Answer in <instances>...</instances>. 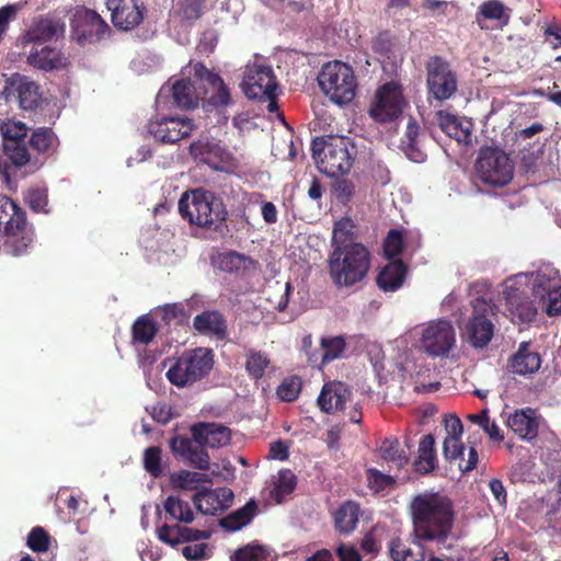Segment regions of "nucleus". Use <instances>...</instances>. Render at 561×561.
<instances>
[{
	"label": "nucleus",
	"mask_w": 561,
	"mask_h": 561,
	"mask_svg": "<svg viewBox=\"0 0 561 561\" xmlns=\"http://www.w3.org/2000/svg\"><path fill=\"white\" fill-rule=\"evenodd\" d=\"M183 72L188 77L176 80L172 85V98L181 108H195L203 101L205 111L227 107L231 104V93L222 78L203 62H190Z\"/></svg>",
	"instance_id": "nucleus-1"
},
{
	"label": "nucleus",
	"mask_w": 561,
	"mask_h": 561,
	"mask_svg": "<svg viewBox=\"0 0 561 561\" xmlns=\"http://www.w3.org/2000/svg\"><path fill=\"white\" fill-rule=\"evenodd\" d=\"M111 12V22L118 31H133L145 19L147 8L141 0H105Z\"/></svg>",
	"instance_id": "nucleus-16"
},
{
	"label": "nucleus",
	"mask_w": 561,
	"mask_h": 561,
	"mask_svg": "<svg viewBox=\"0 0 561 561\" xmlns=\"http://www.w3.org/2000/svg\"><path fill=\"white\" fill-rule=\"evenodd\" d=\"M408 266L401 260L390 261L378 273L377 286L385 293L399 290L407 278Z\"/></svg>",
	"instance_id": "nucleus-26"
},
{
	"label": "nucleus",
	"mask_w": 561,
	"mask_h": 561,
	"mask_svg": "<svg viewBox=\"0 0 561 561\" xmlns=\"http://www.w3.org/2000/svg\"><path fill=\"white\" fill-rule=\"evenodd\" d=\"M37 113L44 116L47 121H55L59 117L60 108L57 98H45L43 94H37Z\"/></svg>",
	"instance_id": "nucleus-57"
},
{
	"label": "nucleus",
	"mask_w": 561,
	"mask_h": 561,
	"mask_svg": "<svg viewBox=\"0 0 561 561\" xmlns=\"http://www.w3.org/2000/svg\"><path fill=\"white\" fill-rule=\"evenodd\" d=\"M435 438L432 434L424 435L419 444V455L413 462L414 470L420 474L433 472L437 465Z\"/></svg>",
	"instance_id": "nucleus-32"
},
{
	"label": "nucleus",
	"mask_w": 561,
	"mask_h": 561,
	"mask_svg": "<svg viewBox=\"0 0 561 561\" xmlns=\"http://www.w3.org/2000/svg\"><path fill=\"white\" fill-rule=\"evenodd\" d=\"M158 333L157 323L149 314L138 317L131 325V344L147 346Z\"/></svg>",
	"instance_id": "nucleus-37"
},
{
	"label": "nucleus",
	"mask_w": 561,
	"mask_h": 561,
	"mask_svg": "<svg viewBox=\"0 0 561 561\" xmlns=\"http://www.w3.org/2000/svg\"><path fill=\"white\" fill-rule=\"evenodd\" d=\"M214 366L213 351L205 347L188 350L179 356L167 371L168 380L179 387H186L205 378Z\"/></svg>",
	"instance_id": "nucleus-8"
},
{
	"label": "nucleus",
	"mask_w": 561,
	"mask_h": 561,
	"mask_svg": "<svg viewBox=\"0 0 561 561\" xmlns=\"http://www.w3.org/2000/svg\"><path fill=\"white\" fill-rule=\"evenodd\" d=\"M0 234L14 255L22 254L33 241L25 211L5 195H0Z\"/></svg>",
	"instance_id": "nucleus-6"
},
{
	"label": "nucleus",
	"mask_w": 561,
	"mask_h": 561,
	"mask_svg": "<svg viewBox=\"0 0 561 561\" xmlns=\"http://www.w3.org/2000/svg\"><path fill=\"white\" fill-rule=\"evenodd\" d=\"M507 426L523 439H534L538 435L536 411L527 408L516 410L507 419Z\"/></svg>",
	"instance_id": "nucleus-29"
},
{
	"label": "nucleus",
	"mask_w": 561,
	"mask_h": 561,
	"mask_svg": "<svg viewBox=\"0 0 561 561\" xmlns=\"http://www.w3.org/2000/svg\"><path fill=\"white\" fill-rule=\"evenodd\" d=\"M320 346L323 351L322 364L340 358L346 350V342L342 335L322 337Z\"/></svg>",
	"instance_id": "nucleus-48"
},
{
	"label": "nucleus",
	"mask_w": 561,
	"mask_h": 561,
	"mask_svg": "<svg viewBox=\"0 0 561 561\" xmlns=\"http://www.w3.org/2000/svg\"><path fill=\"white\" fill-rule=\"evenodd\" d=\"M192 436L198 442L204 443L207 447L219 448L230 443L231 432L221 424L216 423H198L191 428Z\"/></svg>",
	"instance_id": "nucleus-25"
},
{
	"label": "nucleus",
	"mask_w": 561,
	"mask_h": 561,
	"mask_svg": "<svg viewBox=\"0 0 561 561\" xmlns=\"http://www.w3.org/2000/svg\"><path fill=\"white\" fill-rule=\"evenodd\" d=\"M311 150L319 171L330 178L348 173L357 156L355 142L350 137L340 135L313 139Z\"/></svg>",
	"instance_id": "nucleus-4"
},
{
	"label": "nucleus",
	"mask_w": 561,
	"mask_h": 561,
	"mask_svg": "<svg viewBox=\"0 0 561 561\" xmlns=\"http://www.w3.org/2000/svg\"><path fill=\"white\" fill-rule=\"evenodd\" d=\"M15 46L21 48L18 53L16 61H23L30 66H35V28H28L25 34L18 38Z\"/></svg>",
	"instance_id": "nucleus-49"
},
{
	"label": "nucleus",
	"mask_w": 561,
	"mask_h": 561,
	"mask_svg": "<svg viewBox=\"0 0 561 561\" xmlns=\"http://www.w3.org/2000/svg\"><path fill=\"white\" fill-rule=\"evenodd\" d=\"M188 150L196 161L216 170L219 169V163L224 161L226 156V150L218 142L209 139L193 141Z\"/></svg>",
	"instance_id": "nucleus-27"
},
{
	"label": "nucleus",
	"mask_w": 561,
	"mask_h": 561,
	"mask_svg": "<svg viewBox=\"0 0 561 561\" xmlns=\"http://www.w3.org/2000/svg\"><path fill=\"white\" fill-rule=\"evenodd\" d=\"M506 305L513 318L522 323L531 322L537 316V308L523 293L515 289L506 294Z\"/></svg>",
	"instance_id": "nucleus-31"
},
{
	"label": "nucleus",
	"mask_w": 561,
	"mask_h": 561,
	"mask_svg": "<svg viewBox=\"0 0 561 561\" xmlns=\"http://www.w3.org/2000/svg\"><path fill=\"white\" fill-rule=\"evenodd\" d=\"M472 314L465 325V335L476 348L486 346L494 334L493 320L497 316V306L491 299L478 297L471 301Z\"/></svg>",
	"instance_id": "nucleus-10"
},
{
	"label": "nucleus",
	"mask_w": 561,
	"mask_h": 561,
	"mask_svg": "<svg viewBox=\"0 0 561 561\" xmlns=\"http://www.w3.org/2000/svg\"><path fill=\"white\" fill-rule=\"evenodd\" d=\"M480 16L485 20H494L501 26H506L511 20V9L505 7L500 0H486L482 2L477 12V21Z\"/></svg>",
	"instance_id": "nucleus-41"
},
{
	"label": "nucleus",
	"mask_w": 561,
	"mask_h": 561,
	"mask_svg": "<svg viewBox=\"0 0 561 561\" xmlns=\"http://www.w3.org/2000/svg\"><path fill=\"white\" fill-rule=\"evenodd\" d=\"M209 481L210 480L206 473L188 470H180L172 473L170 477L172 488L180 490H196L197 484Z\"/></svg>",
	"instance_id": "nucleus-43"
},
{
	"label": "nucleus",
	"mask_w": 561,
	"mask_h": 561,
	"mask_svg": "<svg viewBox=\"0 0 561 561\" xmlns=\"http://www.w3.org/2000/svg\"><path fill=\"white\" fill-rule=\"evenodd\" d=\"M373 48L376 53L389 57L392 51V43L388 33H380L374 41Z\"/></svg>",
	"instance_id": "nucleus-63"
},
{
	"label": "nucleus",
	"mask_w": 561,
	"mask_h": 561,
	"mask_svg": "<svg viewBox=\"0 0 561 561\" xmlns=\"http://www.w3.org/2000/svg\"><path fill=\"white\" fill-rule=\"evenodd\" d=\"M257 505L255 501L250 500L241 508L230 513L220 519V526L227 530L236 531L248 525L254 517Z\"/></svg>",
	"instance_id": "nucleus-38"
},
{
	"label": "nucleus",
	"mask_w": 561,
	"mask_h": 561,
	"mask_svg": "<svg viewBox=\"0 0 561 561\" xmlns=\"http://www.w3.org/2000/svg\"><path fill=\"white\" fill-rule=\"evenodd\" d=\"M195 128L194 121L184 115L162 116L150 121L149 134L161 144H176L191 136Z\"/></svg>",
	"instance_id": "nucleus-15"
},
{
	"label": "nucleus",
	"mask_w": 561,
	"mask_h": 561,
	"mask_svg": "<svg viewBox=\"0 0 561 561\" xmlns=\"http://www.w3.org/2000/svg\"><path fill=\"white\" fill-rule=\"evenodd\" d=\"M193 327L199 333L215 336L218 340H224L227 336V321L217 310H205L197 314L193 320Z\"/></svg>",
	"instance_id": "nucleus-28"
},
{
	"label": "nucleus",
	"mask_w": 561,
	"mask_h": 561,
	"mask_svg": "<svg viewBox=\"0 0 561 561\" xmlns=\"http://www.w3.org/2000/svg\"><path fill=\"white\" fill-rule=\"evenodd\" d=\"M474 168L477 176L484 184L495 187L507 185L514 174V164L508 154L494 147L480 149Z\"/></svg>",
	"instance_id": "nucleus-9"
},
{
	"label": "nucleus",
	"mask_w": 561,
	"mask_h": 561,
	"mask_svg": "<svg viewBox=\"0 0 561 561\" xmlns=\"http://www.w3.org/2000/svg\"><path fill=\"white\" fill-rule=\"evenodd\" d=\"M66 22L57 12H49L37 20V45L42 42H57L64 38Z\"/></svg>",
	"instance_id": "nucleus-30"
},
{
	"label": "nucleus",
	"mask_w": 561,
	"mask_h": 561,
	"mask_svg": "<svg viewBox=\"0 0 561 561\" xmlns=\"http://www.w3.org/2000/svg\"><path fill=\"white\" fill-rule=\"evenodd\" d=\"M2 151L10 162L22 168L31 160L28 145L35 147V131L27 135L24 123L14 119H5L0 124Z\"/></svg>",
	"instance_id": "nucleus-11"
},
{
	"label": "nucleus",
	"mask_w": 561,
	"mask_h": 561,
	"mask_svg": "<svg viewBox=\"0 0 561 561\" xmlns=\"http://www.w3.org/2000/svg\"><path fill=\"white\" fill-rule=\"evenodd\" d=\"M367 473L369 484L378 491L390 486L394 481L390 476L383 474L375 468L368 469Z\"/></svg>",
	"instance_id": "nucleus-60"
},
{
	"label": "nucleus",
	"mask_w": 561,
	"mask_h": 561,
	"mask_svg": "<svg viewBox=\"0 0 561 561\" xmlns=\"http://www.w3.org/2000/svg\"><path fill=\"white\" fill-rule=\"evenodd\" d=\"M204 443H198L194 437L174 436L170 439L172 453L198 470L209 469V455L205 450Z\"/></svg>",
	"instance_id": "nucleus-19"
},
{
	"label": "nucleus",
	"mask_w": 561,
	"mask_h": 561,
	"mask_svg": "<svg viewBox=\"0 0 561 561\" xmlns=\"http://www.w3.org/2000/svg\"><path fill=\"white\" fill-rule=\"evenodd\" d=\"M351 394L352 391L344 382L329 381L323 385L317 402L321 411L331 414L342 410Z\"/></svg>",
	"instance_id": "nucleus-23"
},
{
	"label": "nucleus",
	"mask_w": 561,
	"mask_h": 561,
	"mask_svg": "<svg viewBox=\"0 0 561 561\" xmlns=\"http://www.w3.org/2000/svg\"><path fill=\"white\" fill-rule=\"evenodd\" d=\"M71 38L79 45L100 42L111 32L106 21L94 10L78 8L70 22Z\"/></svg>",
	"instance_id": "nucleus-13"
},
{
	"label": "nucleus",
	"mask_w": 561,
	"mask_h": 561,
	"mask_svg": "<svg viewBox=\"0 0 561 561\" xmlns=\"http://www.w3.org/2000/svg\"><path fill=\"white\" fill-rule=\"evenodd\" d=\"M355 224L350 217H343L335 221L332 232L334 248H344L355 238Z\"/></svg>",
	"instance_id": "nucleus-46"
},
{
	"label": "nucleus",
	"mask_w": 561,
	"mask_h": 561,
	"mask_svg": "<svg viewBox=\"0 0 561 561\" xmlns=\"http://www.w3.org/2000/svg\"><path fill=\"white\" fill-rule=\"evenodd\" d=\"M534 294L536 296H540L541 298H543L546 295L548 296V304L546 307V312L548 316L552 317L561 314V287L552 289L549 280L543 279V276L540 272H538L534 282Z\"/></svg>",
	"instance_id": "nucleus-36"
},
{
	"label": "nucleus",
	"mask_w": 561,
	"mask_h": 561,
	"mask_svg": "<svg viewBox=\"0 0 561 561\" xmlns=\"http://www.w3.org/2000/svg\"><path fill=\"white\" fill-rule=\"evenodd\" d=\"M379 450L382 459L392 463L397 469H402L409 462V456L400 448V443L397 438H385Z\"/></svg>",
	"instance_id": "nucleus-42"
},
{
	"label": "nucleus",
	"mask_w": 561,
	"mask_h": 561,
	"mask_svg": "<svg viewBox=\"0 0 561 561\" xmlns=\"http://www.w3.org/2000/svg\"><path fill=\"white\" fill-rule=\"evenodd\" d=\"M339 561H362V556L352 545L340 543L335 549Z\"/></svg>",
	"instance_id": "nucleus-62"
},
{
	"label": "nucleus",
	"mask_w": 561,
	"mask_h": 561,
	"mask_svg": "<svg viewBox=\"0 0 561 561\" xmlns=\"http://www.w3.org/2000/svg\"><path fill=\"white\" fill-rule=\"evenodd\" d=\"M59 145L57 136L50 128H37V153L53 154Z\"/></svg>",
	"instance_id": "nucleus-54"
},
{
	"label": "nucleus",
	"mask_w": 561,
	"mask_h": 561,
	"mask_svg": "<svg viewBox=\"0 0 561 561\" xmlns=\"http://www.w3.org/2000/svg\"><path fill=\"white\" fill-rule=\"evenodd\" d=\"M428 100L444 102L458 90V79L448 60L442 56H432L425 64Z\"/></svg>",
	"instance_id": "nucleus-12"
},
{
	"label": "nucleus",
	"mask_w": 561,
	"mask_h": 561,
	"mask_svg": "<svg viewBox=\"0 0 561 561\" xmlns=\"http://www.w3.org/2000/svg\"><path fill=\"white\" fill-rule=\"evenodd\" d=\"M369 267L370 253L362 243L334 248L329 259L330 276L337 287H351L362 282Z\"/></svg>",
	"instance_id": "nucleus-5"
},
{
	"label": "nucleus",
	"mask_w": 561,
	"mask_h": 561,
	"mask_svg": "<svg viewBox=\"0 0 561 561\" xmlns=\"http://www.w3.org/2000/svg\"><path fill=\"white\" fill-rule=\"evenodd\" d=\"M68 66V58L56 46H45L37 50V69L45 71L61 70Z\"/></svg>",
	"instance_id": "nucleus-40"
},
{
	"label": "nucleus",
	"mask_w": 561,
	"mask_h": 561,
	"mask_svg": "<svg viewBox=\"0 0 561 561\" xmlns=\"http://www.w3.org/2000/svg\"><path fill=\"white\" fill-rule=\"evenodd\" d=\"M296 484V476L289 469L280 470L272 494L277 497L278 502H280L282 497L290 494L295 490Z\"/></svg>",
	"instance_id": "nucleus-53"
},
{
	"label": "nucleus",
	"mask_w": 561,
	"mask_h": 561,
	"mask_svg": "<svg viewBox=\"0 0 561 561\" xmlns=\"http://www.w3.org/2000/svg\"><path fill=\"white\" fill-rule=\"evenodd\" d=\"M403 251V234L398 229H391L383 241V252L388 259L400 255Z\"/></svg>",
	"instance_id": "nucleus-56"
},
{
	"label": "nucleus",
	"mask_w": 561,
	"mask_h": 561,
	"mask_svg": "<svg viewBox=\"0 0 561 561\" xmlns=\"http://www.w3.org/2000/svg\"><path fill=\"white\" fill-rule=\"evenodd\" d=\"M404 105L405 100L401 84L390 81L377 90L369 114L376 122L389 123L401 115Z\"/></svg>",
	"instance_id": "nucleus-14"
},
{
	"label": "nucleus",
	"mask_w": 561,
	"mask_h": 561,
	"mask_svg": "<svg viewBox=\"0 0 561 561\" xmlns=\"http://www.w3.org/2000/svg\"><path fill=\"white\" fill-rule=\"evenodd\" d=\"M318 82L323 93L335 104L351 103L357 90V81L351 66L334 60L322 66Z\"/></svg>",
	"instance_id": "nucleus-7"
},
{
	"label": "nucleus",
	"mask_w": 561,
	"mask_h": 561,
	"mask_svg": "<svg viewBox=\"0 0 561 561\" xmlns=\"http://www.w3.org/2000/svg\"><path fill=\"white\" fill-rule=\"evenodd\" d=\"M13 94L19 106L25 111L35 110V83L26 76L14 72L5 80L4 92Z\"/></svg>",
	"instance_id": "nucleus-24"
},
{
	"label": "nucleus",
	"mask_w": 561,
	"mask_h": 561,
	"mask_svg": "<svg viewBox=\"0 0 561 561\" xmlns=\"http://www.w3.org/2000/svg\"><path fill=\"white\" fill-rule=\"evenodd\" d=\"M409 510L416 540L451 547L446 545L455 524L454 504L449 497L426 491L412 499Z\"/></svg>",
	"instance_id": "nucleus-2"
},
{
	"label": "nucleus",
	"mask_w": 561,
	"mask_h": 561,
	"mask_svg": "<svg viewBox=\"0 0 561 561\" xmlns=\"http://www.w3.org/2000/svg\"><path fill=\"white\" fill-rule=\"evenodd\" d=\"M144 467L154 478L162 476L161 449L159 447L151 446L145 450Z\"/></svg>",
	"instance_id": "nucleus-55"
},
{
	"label": "nucleus",
	"mask_w": 561,
	"mask_h": 561,
	"mask_svg": "<svg viewBox=\"0 0 561 561\" xmlns=\"http://www.w3.org/2000/svg\"><path fill=\"white\" fill-rule=\"evenodd\" d=\"M541 356L530 347L529 342H522L517 351L507 360L506 368L510 373L519 376H530L541 367Z\"/></svg>",
	"instance_id": "nucleus-22"
},
{
	"label": "nucleus",
	"mask_w": 561,
	"mask_h": 561,
	"mask_svg": "<svg viewBox=\"0 0 561 561\" xmlns=\"http://www.w3.org/2000/svg\"><path fill=\"white\" fill-rule=\"evenodd\" d=\"M301 390V379L298 376L285 378L277 387L276 393L282 401H295Z\"/></svg>",
	"instance_id": "nucleus-52"
},
{
	"label": "nucleus",
	"mask_w": 561,
	"mask_h": 561,
	"mask_svg": "<svg viewBox=\"0 0 561 561\" xmlns=\"http://www.w3.org/2000/svg\"><path fill=\"white\" fill-rule=\"evenodd\" d=\"M233 497V492L229 488H204L193 495V502L202 514L217 515L231 506Z\"/></svg>",
	"instance_id": "nucleus-21"
},
{
	"label": "nucleus",
	"mask_w": 561,
	"mask_h": 561,
	"mask_svg": "<svg viewBox=\"0 0 561 561\" xmlns=\"http://www.w3.org/2000/svg\"><path fill=\"white\" fill-rule=\"evenodd\" d=\"M421 128L417 123L411 118L407 125L405 133L401 138L400 148L404 154L413 162H423L426 153L420 147L419 136Z\"/></svg>",
	"instance_id": "nucleus-34"
},
{
	"label": "nucleus",
	"mask_w": 561,
	"mask_h": 561,
	"mask_svg": "<svg viewBox=\"0 0 561 561\" xmlns=\"http://www.w3.org/2000/svg\"><path fill=\"white\" fill-rule=\"evenodd\" d=\"M241 88L250 100L268 98L271 92L277 89V81L273 69L264 65H248Z\"/></svg>",
	"instance_id": "nucleus-17"
},
{
	"label": "nucleus",
	"mask_w": 561,
	"mask_h": 561,
	"mask_svg": "<svg viewBox=\"0 0 561 561\" xmlns=\"http://www.w3.org/2000/svg\"><path fill=\"white\" fill-rule=\"evenodd\" d=\"M271 365L268 355L261 351L250 350L247 353L245 370L255 380L261 379Z\"/></svg>",
	"instance_id": "nucleus-45"
},
{
	"label": "nucleus",
	"mask_w": 561,
	"mask_h": 561,
	"mask_svg": "<svg viewBox=\"0 0 561 561\" xmlns=\"http://www.w3.org/2000/svg\"><path fill=\"white\" fill-rule=\"evenodd\" d=\"M389 554L393 561H422L424 559L423 552L416 556L399 537L390 540Z\"/></svg>",
	"instance_id": "nucleus-50"
},
{
	"label": "nucleus",
	"mask_w": 561,
	"mask_h": 561,
	"mask_svg": "<svg viewBox=\"0 0 561 561\" xmlns=\"http://www.w3.org/2000/svg\"><path fill=\"white\" fill-rule=\"evenodd\" d=\"M423 345L433 356L446 354L455 344V330L450 321L438 320L431 323L423 332Z\"/></svg>",
	"instance_id": "nucleus-18"
},
{
	"label": "nucleus",
	"mask_w": 561,
	"mask_h": 561,
	"mask_svg": "<svg viewBox=\"0 0 561 561\" xmlns=\"http://www.w3.org/2000/svg\"><path fill=\"white\" fill-rule=\"evenodd\" d=\"M186 525L175 520H163L160 526H157V538L173 548L184 542L209 538L210 533L208 530L194 529Z\"/></svg>",
	"instance_id": "nucleus-20"
},
{
	"label": "nucleus",
	"mask_w": 561,
	"mask_h": 561,
	"mask_svg": "<svg viewBox=\"0 0 561 561\" xmlns=\"http://www.w3.org/2000/svg\"><path fill=\"white\" fill-rule=\"evenodd\" d=\"M334 192H335L336 198L341 203L346 204L351 199V197L354 195L355 186L348 180H340L334 185Z\"/></svg>",
	"instance_id": "nucleus-61"
},
{
	"label": "nucleus",
	"mask_w": 561,
	"mask_h": 561,
	"mask_svg": "<svg viewBox=\"0 0 561 561\" xmlns=\"http://www.w3.org/2000/svg\"><path fill=\"white\" fill-rule=\"evenodd\" d=\"M161 319L164 324L176 325L186 324L190 320L191 313L182 302L165 304L160 308Z\"/></svg>",
	"instance_id": "nucleus-47"
},
{
	"label": "nucleus",
	"mask_w": 561,
	"mask_h": 561,
	"mask_svg": "<svg viewBox=\"0 0 561 561\" xmlns=\"http://www.w3.org/2000/svg\"><path fill=\"white\" fill-rule=\"evenodd\" d=\"M163 520H175L184 524L194 522L195 514L188 502L179 496L169 495L163 502Z\"/></svg>",
	"instance_id": "nucleus-35"
},
{
	"label": "nucleus",
	"mask_w": 561,
	"mask_h": 561,
	"mask_svg": "<svg viewBox=\"0 0 561 561\" xmlns=\"http://www.w3.org/2000/svg\"><path fill=\"white\" fill-rule=\"evenodd\" d=\"M206 548H207L206 543L185 546L182 549V554L186 560L199 561V560L204 559Z\"/></svg>",
	"instance_id": "nucleus-64"
},
{
	"label": "nucleus",
	"mask_w": 561,
	"mask_h": 561,
	"mask_svg": "<svg viewBox=\"0 0 561 561\" xmlns=\"http://www.w3.org/2000/svg\"><path fill=\"white\" fill-rule=\"evenodd\" d=\"M436 115L438 126L450 138H455L460 141L462 138L467 139L470 136L469 130L462 128L457 116L444 111H438Z\"/></svg>",
	"instance_id": "nucleus-44"
},
{
	"label": "nucleus",
	"mask_w": 561,
	"mask_h": 561,
	"mask_svg": "<svg viewBox=\"0 0 561 561\" xmlns=\"http://www.w3.org/2000/svg\"><path fill=\"white\" fill-rule=\"evenodd\" d=\"M465 446L460 437L447 436L444 440L443 453L446 459L456 460L463 456Z\"/></svg>",
	"instance_id": "nucleus-59"
},
{
	"label": "nucleus",
	"mask_w": 561,
	"mask_h": 561,
	"mask_svg": "<svg viewBox=\"0 0 561 561\" xmlns=\"http://www.w3.org/2000/svg\"><path fill=\"white\" fill-rule=\"evenodd\" d=\"M268 550L265 546L250 543L236 550L233 561H266Z\"/></svg>",
	"instance_id": "nucleus-51"
},
{
	"label": "nucleus",
	"mask_w": 561,
	"mask_h": 561,
	"mask_svg": "<svg viewBox=\"0 0 561 561\" xmlns=\"http://www.w3.org/2000/svg\"><path fill=\"white\" fill-rule=\"evenodd\" d=\"M218 266L224 272L238 274L253 268L255 261L239 252L229 251L218 256Z\"/></svg>",
	"instance_id": "nucleus-39"
},
{
	"label": "nucleus",
	"mask_w": 561,
	"mask_h": 561,
	"mask_svg": "<svg viewBox=\"0 0 561 561\" xmlns=\"http://www.w3.org/2000/svg\"><path fill=\"white\" fill-rule=\"evenodd\" d=\"M21 8V3L7 4L0 8V43L9 30L10 22L16 18Z\"/></svg>",
	"instance_id": "nucleus-58"
},
{
	"label": "nucleus",
	"mask_w": 561,
	"mask_h": 561,
	"mask_svg": "<svg viewBox=\"0 0 561 561\" xmlns=\"http://www.w3.org/2000/svg\"><path fill=\"white\" fill-rule=\"evenodd\" d=\"M359 504L346 501L333 515L335 530L343 535L353 533L358 524Z\"/></svg>",
	"instance_id": "nucleus-33"
},
{
	"label": "nucleus",
	"mask_w": 561,
	"mask_h": 561,
	"mask_svg": "<svg viewBox=\"0 0 561 561\" xmlns=\"http://www.w3.org/2000/svg\"><path fill=\"white\" fill-rule=\"evenodd\" d=\"M179 211L183 219L207 231L225 236L228 229V210L224 201L215 193L196 188L185 192L179 201Z\"/></svg>",
	"instance_id": "nucleus-3"
}]
</instances>
